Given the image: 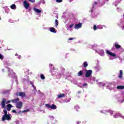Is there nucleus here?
<instances>
[{
    "instance_id": "dca6fc26",
    "label": "nucleus",
    "mask_w": 124,
    "mask_h": 124,
    "mask_svg": "<svg viewBox=\"0 0 124 124\" xmlns=\"http://www.w3.org/2000/svg\"><path fill=\"white\" fill-rule=\"evenodd\" d=\"M19 100H20V99L19 98H17L11 100V101H12V102H13V103H17V102H18L17 101H19Z\"/></svg>"
},
{
    "instance_id": "58836bf2",
    "label": "nucleus",
    "mask_w": 124,
    "mask_h": 124,
    "mask_svg": "<svg viewBox=\"0 0 124 124\" xmlns=\"http://www.w3.org/2000/svg\"><path fill=\"white\" fill-rule=\"evenodd\" d=\"M94 5H96V4H97V2L95 1V2H94Z\"/></svg>"
},
{
    "instance_id": "b1692460",
    "label": "nucleus",
    "mask_w": 124,
    "mask_h": 124,
    "mask_svg": "<svg viewBox=\"0 0 124 124\" xmlns=\"http://www.w3.org/2000/svg\"><path fill=\"white\" fill-rule=\"evenodd\" d=\"M3 112L4 113V115H8V114H7V110L5 109H4L3 110Z\"/></svg>"
},
{
    "instance_id": "5701e85b",
    "label": "nucleus",
    "mask_w": 124,
    "mask_h": 124,
    "mask_svg": "<svg viewBox=\"0 0 124 124\" xmlns=\"http://www.w3.org/2000/svg\"><path fill=\"white\" fill-rule=\"evenodd\" d=\"M40 77H41L42 80H44V79H45V76H44V75H43V74L41 75Z\"/></svg>"
},
{
    "instance_id": "603ef678",
    "label": "nucleus",
    "mask_w": 124,
    "mask_h": 124,
    "mask_svg": "<svg viewBox=\"0 0 124 124\" xmlns=\"http://www.w3.org/2000/svg\"><path fill=\"white\" fill-rule=\"evenodd\" d=\"M91 12H93V10H91Z\"/></svg>"
},
{
    "instance_id": "412c9836",
    "label": "nucleus",
    "mask_w": 124,
    "mask_h": 124,
    "mask_svg": "<svg viewBox=\"0 0 124 124\" xmlns=\"http://www.w3.org/2000/svg\"><path fill=\"white\" fill-rule=\"evenodd\" d=\"M11 9H15V8H16V5L13 4L11 6Z\"/></svg>"
},
{
    "instance_id": "39448f33",
    "label": "nucleus",
    "mask_w": 124,
    "mask_h": 124,
    "mask_svg": "<svg viewBox=\"0 0 124 124\" xmlns=\"http://www.w3.org/2000/svg\"><path fill=\"white\" fill-rule=\"evenodd\" d=\"M16 95L18 96H21V97H25L26 96V93L25 92H19V93H16Z\"/></svg>"
},
{
    "instance_id": "4be33fe9",
    "label": "nucleus",
    "mask_w": 124,
    "mask_h": 124,
    "mask_svg": "<svg viewBox=\"0 0 124 124\" xmlns=\"http://www.w3.org/2000/svg\"><path fill=\"white\" fill-rule=\"evenodd\" d=\"M88 62H85L83 63V66H84V67H87V66H88Z\"/></svg>"
},
{
    "instance_id": "4468645a",
    "label": "nucleus",
    "mask_w": 124,
    "mask_h": 124,
    "mask_svg": "<svg viewBox=\"0 0 124 124\" xmlns=\"http://www.w3.org/2000/svg\"><path fill=\"white\" fill-rule=\"evenodd\" d=\"M84 75V71L80 70L78 73V76H83Z\"/></svg>"
},
{
    "instance_id": "a211bd4d",
    "label": "nucleus",
    "mask_w": 124,
    "mask_h": 124,
    "mask_svg": "<svg viewBox=\"0 0 124 124\" xmlns=\"http://www.w3.org/2000/svg\"><path fill=\"white\" fill-rule=\"evenodd\" d=\"M117 89L118 90H124V86H122V85L118 86L117 87Z\"/></svg>"
},
{
    "instance_id": "6e6552de",
    "label": "nucleus",
    "mask_w": 124,
    "mask_h": 124,
    "mask_svg": "<svg viewBox=\"0 0 124 124\" xmlns=\"http://www.w3.org/2000/svg\"><path fill=\"white\" fill-rule=\"evenodd\" d=\"M5 102H6V99L5 98H3L1 102L2 108H5Z\"/></svg>"
},
{
    "instance_id": "f03ea898",
    "label": "nucleus",
    "mask_w": 124,
    "mask_h": 124,
    "mask_svg": "<svg viewBox=\"0 0 124 124\" xmlns=\"http://www.w3.org/2000/svg\"><path fill=\"white\" fill-rule=\"evenodd\" d=\"M8 68V75L9 78H11L13 77V75H14V74H15L14 72H13V71L9 68Z\"/></svg>"
},
{
    "instance_id": "9b49d317",
    "label": "nucleus",
    "mask_w": 124,
    "mask_h": 124,
    "mask_svg": "<svg viewBox=\"0 0 124 124\" xmlns=\"http://www.w3.org/2000/svg\"><path fill=\"white\" fill-rule=\"evenodd\" d=\"M65 96V94L64 93H61L57 95L58 98H62V97H64Z\"/></svg>"
},
{
    "instance_id": "423d86ee",
    "label": "nucleus",
    "mask_w": 124,
    "mask_h": 124,
    "mask_svg": "<svg viewBox=\"0 0 124 124\" xmlns=\"http://www.w3.org/2000/svg\"><path fill=\"white\" fill-rule=\"evenodd\" d=\"M23 106V103L22 102H16V107L17 109H22V107Z\"/></svg>"
},
{
    "instance_id": "8fccbe9b",
    "label": "nucleus",
    "mask_w": 124,
    "mask_h": 124,
    "mask_svg": "<svg viewBox=\"0 0 124 124\" xmlns=\"http://www.w3.org/2000/svg\"><path fill=\"white\" fill-rule=\"evenodd\" d=\"M8 50H11V49H9H9H8Z\"/></svg>"
},
{
    "instance_id": "c9c22d12",
    "label": "nucleus",
    "mask_w": 124,
    "mask_h": 124,
    "mask_svg": "<svg viewBox=\"0 0 124 124\" xmlns=\"http://www.w3.org/2000/svg\"><path fill=\"white\" fill-rule=\"evenodd\" d=\"M73 39H75V38H70L68 39V40H73Z\"/></svg>"
},
{
    "instance_id": "37998d69",
    "label": "nucleus",
    "mask_w": 124,
    "mask_h": 124,
    "mask_svg": "<svg viewBox=\"0 0 124 124\" xmlns=\"http://www.w3.org/2000/svg\"><path fill=\"white\" fill-rule=\"evenodd\" d=\"M86 123H87V121H84V124H86Z\"/></svg>"
},
{
    "instance_id": "de8ad7c7",
    "label": "nucleus",
    "mask_w": 124,
    "mask_h": 124,
    "mask_svg": "<svg viewBox=\"0 0 124 124\" xmlns=\"http://www.w3.org/2000/svg\"><path fill=\"white\" fill-rule=\"evenodd\" d=\"M93 7H94V5H93Z\"/></svg>"
},
{
    "instance_id": "7c9ffc66",
    "label": "nucleus",
    "mask_w": 124,
    "mask_h": 124,
    "mask_svg": "<svg viewBox=\"0 0 124 124\" xmlns=\"http://www.w3.org/2000/svg\"><path fill=\"white\" fill-rule=\"evenodd\" d=\"M29 1H30V2H32V3H33V2H35V0H29Z\"/></svg>"
},
{
    "instance_id": "f8f14e48",
    "label": "nucleus",
    "mask_w": 124,
    "mask_h": 124,
    "mask_svg": "<svg viewBox=\"0 0 124 124\" xmlns=\"http://www.w3.org/2000/svg\"><path fill=\"white\" fill-rule=\"evenodd\" d=\"M50 31L51 32H53L54 33H56L57 32V31H56V29L55 28L50 27L49 29Z\"/></svg>"
},
{
    "instance_id": "49530a36",
    "label": "nucleus",
    "mask_w": 124,
    "mask_h": 124,
    "mask_svg": "<svg viewBox=\"0 0 124 124\" xmlns=\"http://www.w3.org/2000/svg\"><path fill=\"white\" fill-rule=\"evenodd\" d=\"M122 30H124V26L123 27Z\"/></svg>"
},
{
    "instance_id": "2f4dec72",
    "label": "nucleus",
    "mask_w": 124,
    "mask_h": 124,
    "mask_svg": "<svg viewBox=\"0 0 124 124\" xmlns=\"http://www.w3.org/2000/svg\"><path fill=\"white\" fill-rule=\"evenodd\" d=\"M56 2H62V0H56Z\"/></svg>"
},
{
    "instance_id": "393cba45",
    "label": "nucleus",
    "mask_w": 124,
    "mask_h": 124,
    "mask_svg": "<svg viewBox=\"0 0 124 124\" xmlns=\"http://www.w3.org/2000/svg\"><path fill=\"white\" fill-rule=\"evenodd\" d=\"M108 112L109 113V114H110V115H113V114H114V111H113V110H111V109H109V110H108Z\"/></svg>"
},
{
    "instance_id": "864d4df0",
    "label": "nucleus",
    "mask_w": 124,
    "mask_h": 124,
    "mask_svg": "<svg viewBox=\"0 0 124 124\" xmlns=\"http://www.w3.org/2000/svg\"><path fill=\"white\" fill-rule=\"evenodd\" d=\"M0 19H1V18H0Z\"/></svg>"
},
{
    "instance_id": "79ce46f5",
    "label": "nucleus",
    "mask_w": 124,
    "mask_h": 124,
    "mask_svg": "<svg viewBox=\"0 0 124 124\" xmlns=\"http://www.w3.org/2000/svg\"><path fill=\"white\" fill-rule=\"evenodd\" d=\"M75 108L76 109L77 108H78V106H76V107H75Z\"/></svg>"
},
{
    "instance_id": "4c0bfd02",
    "label": "nucleus",
    "mask_w": 124,
    "mask_h": 124,
    "mask_svg": "<svg viewBox=\"0 0 124 124\" xmlns=\"http://www.w3.org/2000/svg\"><path fill=\"white\" fill-rule=\"evenodd\" d=\"M2 72H5V69H2Z\"/></svg>"
},
{
    "instance_id": "7ed1b4c3",
    "label": "nucleus",
    "mask_w": 124,
    "mask_h": 124,
    "mask_svg": "<svg viewBox=\"0 0 124 124\" xmlns=\"http://www.w3.org/2000/svg\"><path fill=\"white\" fill-rule=\"evenodd\" d=\"M46 107L47 108H50V109H52V110H55V109H57V106L55 104H52L50 105L49 104H46Z\"/></svg>"
},
{
    "instance_id": "6ab92c4d",
    "label": "nucleus",
    "mask_w": 124,
    "mask_h": 124,
    "mask_svg": "<svg viewBox=\"0 0 124 124\" xmlns=\"http://www.w3.org/2000/svg\"><path fill=\"white\" fill-rule=\"evenodd\" d=\"M33 10L35 11V12H36L37 13H41V11L38 9H36L35 8H34L33 9Z\"/></svg>"
},
{
    "instance_id": "a18cd8bd",
    "label": "nucleus",
    "mask_w": 124,
    "mask_h": 124,
    "mask_svg": "<svg viewBox=\"0 0 124 124\" xmlns=\"http://www.w3.org/2000/svg\"><path fill=\"white\" fill-rule=\"evenodd\" d=\"M121 118H122L123 119H124V116H122Z\"/></svg>"
},
{
    "instance_id": "bb28decb",
    "label": "nucleus",
    "mask_w": 124,
    "mask_h": 124,
    "mask_svg": "<svg viewBox=\"0 0 124 124\" xmlns=\"http://www.w3.org/2000/svg\"><path fill=\"white\" fill-rule=\"evenodd\" d=\"M0 60H3V55L0 53Z\"/></svg>"
},
{
    "instance_id": "a878e982",
    "label": "nucleus",
    "mask_w": 124,
    "mask_h": 124,
    "mask_svg": "<svg viewBox=\"0 0 124 124\" xmlns=\"http://www.w3.org/2000/svg\"><path fill=\"white\" fill-rule=\"evenodd\" d=\"M30 111V109H25L22 111V113H26V112H29Z\"/></svg>"
},
{
    "instance_id": "f704fd0d",
    "label": "nucleus",
    "mask_w": 124,
    "mask_h": 124,
    "mask_svg": "<svg viewBox=\"0 0 124 124\" xmlns=\"http://www.w3.org/2000/svg\"><path fill=\"white\" fill-rule=\"evenodd\" d=\"M74 26V24H72L69 26L70 29H71L73 26Z\"/></svg>"
},
{
    "instance_id": "f3484780",
    "label": "nucleus",
    "mask_w": 124,
    "mask_h": 124,
    "mask_svg": "<svg viewBox=\"0 0 124 124\" xmlns=\"http://www.w3.org/2000/svg\"><path fill=\"white\" fill-rule=\"evenodd\" d=\"M13 106L11 105V104H8L7 105V111H10L11 110V108H12Z\"/></svg>"
},
{
    "instance_id": "3c124183",
    "label": "nucleus",
    "mask_w": 124,
    "mask_h": 124,
    "mask_svg": "<svg viewBox=\"0 0 124 124\" xmlns=\"http://www.w3.org/2000/svg\"><path fill=\"white\" fill-rule=\"evenodd\" d=\"M77 111H78V112H79V110H77Z\"/></svg>"
},
{
    "instance_id": "ea45409f",
    "label": "nucleus",
    "mask_w": 124,
    "mask_h": 124,
    "mask_svg": "<svg viewBox=\"0 0 124 124\" xmlns=\"http://www.w3.org/2000/svg\"><path fill=\"white\" fill-rule=\"evenodd\" d=\"M81 93V91H78V94Z\"/></svg>"
},
{
    "instance_id": "72a5a7b5",
    "label": "nucleus",
    "mask_w": 124,
    "mask_h": 124,
    "mask_svg": "<svg viewBox=\"0 0 124 124\" xmlns=\"http://www.w3.org/2000/svg\"><path fill=\"white\" fill-rule=\"evenodd\" d=\"M12 112L13 113H15L16 114H17V111H16V110H15V109H13L12 110Z\"/></svg>"
},
{
    "instance_id": "cd10ccee",
    "label": "nucleus",
    "mask_w": 124,
    "mask_h": 124,
    "mask_svg": "<svg viewBox=\"0 0 124 124\" xmlns=\"http://www.w3.org/2000/svg\"><path fill=\"white\" fill-rule=\"evenodd\" d=\"M93 30H94V31H96V30H97V28L96 27V25H94L93 26Z\"/></svg>"
},
{
    "instance_id": "c85d7f7f",
    "label": "nucleus",
    "mask_w": 124,
    "mask_h": 124,
    "mask_svg": "<svg viewBox=\"0 0 124 124\" xmlns=\"http://www.w3.org/2000/svg\"><path fill=\"white\" fill-rule=\"evenodd\" d=\"M26 59H27V60H30V59H31V55H27Z\"/></svg>"
},
{
    "instance_id": "0eeeda50",
    "label": "nucleus",
    "mask_w": 124,
    "mask_h": 124,
    "mask_svg": "<svg viewBox=\"0 0 124 124\" xmlns=\"http://www.w3.org/2000/svg\"><path fill=\"white\" fill-rule=\"evenodd\" d=\"M92 73H93V71L92 70H89L87 71L85 74V77H86L87 78H88V77H90Z\"/></svg>"
},
{
    "instance_id": "e433bc0d",
    "label": "nucleus",
    "mask_w": 124,
    "mask_h": 124,
    "mask_svg": "<svg viewBox=\"0 0 124 124\" xmlns=\"http://www.w3.org/2000/svg\"><path fill=\"white\" fill-rule=\"evenodd\" d=\"M86 86H88V83H84V84H83V86H84V87H86Z\"/></svg>"
},
{
    "instance_id": "a19ab883",
    "label": "nucleus",
    "mask_w": 124,
    "mask_h": 124,
    "mask_svg": "<svg viewBox=\"0 0 124 124\" xmlns=\"http://www.w3.org/2000/svg\"><path fill=\"white\" fill-rule=\"evenodd\" d=\"M7 103H10V101H7Z\"/></svg>"
},
{
    "instance_id": "c756f323",
    "label": "nucleus",
    "mask_w": 124,
    "mask_h": 124,
    "mask_svg": "<svg viewBox=\"0 0 124 124\" xmlns=\"http://www.w3.org/2000/svg\"><path fill=\"white\" fill-rule=\"evenodd\" d=\"M31 85V86H32V87L34 89V88H35V86H34V85H33V83L32 82H30Z\"/></svg>"
},
{
    "instance_id": "aec40b11",
    "label": "nucleus",
    "mask_w": 124,
    "mask_h": 124,
    "mask_svg": "<svg viewBox=\"0 0 124 124\" xmlns=\"http://www.w3.org/2000/svg\"><path fill=\"white\" fill-rule=\"evenodd\" d=\"M55 25L56 28H57L59 25V21L57 20V19H55Z\"/></svg>"
},
{
    "instance_id": "2eb2a0df",
    "label": "nucleus",
    "mask_w": 124,
    "mask_h": 124,
    "mask_svg": "<svg viewBox=\"0 0 124 124\" xmlns=\"http://www.w3.org/2000/svg\"><path fill=\"white\" fill-rule=\"evenodd\" d=\"M113 46L115 47L116 49H120V48L121 47V45L118 44L117 43H114L113 44Z\"/></svg>"
},
{
    "instance_id": "c03bdc74",
    "label": "nucleus",
    "mask_w": 124,
    "mask_h": 124,
    "mask_svg": "<svg viewBox=\"0 0 124 124\" xmlns=\"http://www.w3.org/2000/svg\"><path fill=\"white\" fill-rule=\"evenodd\" d=\"M81 124V122H78V124Z\"/></svg>"
},
{
    "instance_id": "473e14b6",
    "label": "nucleus",
    "mask_w": 124,
    "mask_h": 124,
    "mask_svg": "<svg viewBox=\"0 0 124 124\" xmlns=\"http://www.w3.org/2000/svg\"><path fill=\"white\" fill-rule=\"evenodd\" d=\"M114 118H118V113H116L115 115H113Z\"/></svg>"
},
{
    "instance_id": "ddd939ff",
    "label": "nucleus",
    "mask_w": 124,
    "mask_h": 124,
    "mask_svg": "<svg viewBox=\"0 0 124 124\" xmlns=\"http://www.w3.org/2000/svg\"><path fill=\"white\" fill-rule=\"evenodd\" d=\"M119 72L120 74L118 76V78H120V79H122V78H123V75H124V73H123V70H120Z\"/></svg>"
},
{
    "instance_id": "9d476101",
    "label": "nucleus",
    "mask_w": 124,
    "mask_h": 124,
    "mask_svg": "<svg viewBox=\"0 0 124 124\" xmlns=\"http://www.w3.org/2000/svg\"><path fill=\"white\" fill-rule=\"evenodd\" d=\"M106 53H107V54H108L109 56H111V57H116V54L109 51L108 50H107Z\"/></svg>"
},
{
    "instance_id": "f257e3e1",
    "label": "nucleus",
    "mask_w": 124,
    "mask_h": 124,
    "mask_svg": "<svg viewBox=\"0 0 124 124\" xmlns=\"http://www.w3.org/2000/svg\"><path fill=\"white\" fill-rule=\"evenodd\" d=\"M1 120L2 122H4V121H11V116L9 114L3 115Z\"/></svg>"
},
{
    "instance_id": "20e7f679",
    "label": "nucleus",
    "mask_w": 124,
    "mask_h": 124,
    "mask_svg": "<svg viewBox=\"0 0 124 124\" xmlns=\"http://www.w3.org/2000/svg\"><path fill=\"white\" fill-rule=\"evenodd\" d=\"M23 5L26 9H29L30 8V3H28L26 0L23 1Z\"/></svg>"
},
{
    "instance_id": "09e8293b",
    "label": "nucleus",
    "mask_w": 124,
    "mask_h": 124,
    "mask_svg": "<svg viewBox=\"0 0 124 124\" xmlns=\"http://www.w3.org/2000/svg\"><path fill=\"white\" fill-rule=\"evenodd\" d=\"M63 70H65V69L64 68H63Z\"/></svg>"
},
{
    "instance_id": "1a4fd4ad",
    "label": "nucleus",
    "mask_w": 124,
    "mask_h": 124,
    "mask_svg": "<svg viewBox=\"0 0 124 124\" xmlns=\"http://www.w3.org/2000/svg\"><path fill=\"white\" fill-rule=\"evenodd\" d=\"M82 23H79L78 24H75V30H77L78 29H80V28H82Z\"/></svg>"
}]
</instances>
